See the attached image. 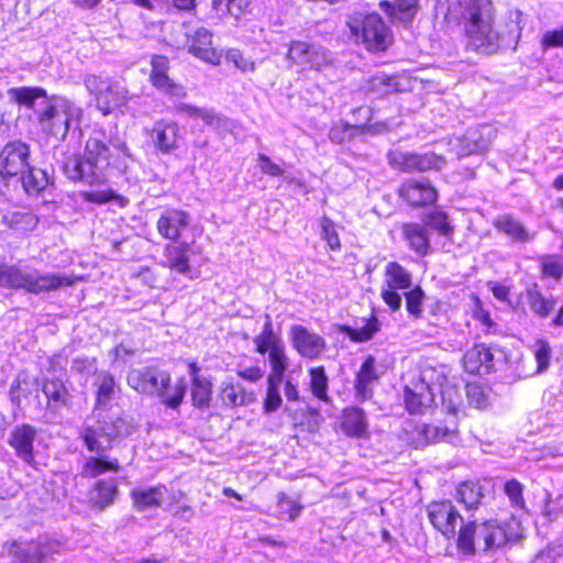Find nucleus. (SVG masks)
Instances as JSON below:
<instances>
[{
    "mask_svg": "<svg viewBox=\"0 0 563 563\" xmlns=\"http://www.w3.org/2000/svg\"><path fill=\"white\" fill-rule=\"evenodd\" d=\"M42 390L49 401H54L56 405H67L68 391L62 380L47 379L44 382Z\"/></svg>",
    "mask_w": 563,
    "mask_h": 563,
    "instance_id": "50",
    "label": "nucleus"
},
{
    "mask_svg": "<svg viewBox=\"0 0 563 563\" xmlns=\"http://www.w3.org/2000/svg\"><path fill=\"white\" fill-rule=\"evenodd\" d=\"M82 109L75 102L58 98L48 103L40 114L38 121L43 131L56 140H65L71 128L81 121Z\"/></svg>",
    "mask_w": 563,
    "mask_h": 563,
    "instance_id": "5",
    "label": "nucleus"
},
{
    "mask_svg": "<svg viewBox=\"0 0 563 563\" xmlns=\"http://www.w3.org/2000/svg\"><path fill=\"white\" fill-rule=\"evenodd\" d=\"M407 311L413 316L419 317L421 313V306L423 300V291L420 287H416L405 292Z\"/></svg>",
    "mask_w": 563,
    "mask_h": 563,
    "instance_id": "59",
    "label": "nucleus"
},
{
    "mask_svg": "<svg viewBox=\"0 0 563 563\" xmlns=\"http://www.w3.org/2000/svg\"><path fill=\"white\" fill-rule=\"evenodd\" d=\"M254 343L256 352L260 354H265L267 352L269 354L271 351L284 346L282 340L274 333L272 320L268 314L265 317L263 330L257 336H255Z\"/></svg>",
    "mask_w": 563,
    "mask_h": 563,
    "instance_id": "35",
    "label": "nucleus"
},
{
    "mask_svg": "<svg viewBox=\"0 0 563 563\" xmlns=\"http://www.w3.org/2000/svg\"><path fill=\"white\" fill-rule=\"evenodd\" d=\"M10 553L20 563H40L47 554L46 548L36 542L14 543Z\"/></svg>",
    "mask_w": 563,
    "mask_h": 563,
    "instance_id": "34",
    "label": "nucleus"
},
{
    "mask_svg": "<svg viewBox=\"0 0 563 563\" xmlns=\"http://www.w3.org/2000/svg\"><path fill=\"white\" fill-rule=\"evenodd\" d=\"M314 44H310L303 41H292L289 44L287 52V59L292 64L300 66L310 67V59L313 58L312 52H314Z\"/></svg>",
    "mask_w": 563,
    "mask_h": 563,
    "instance_id": "39",
    "label": "nucleus"
},
{
    "mask_svg": "<svg viewBox=\"0 0 563 563\" xmlns=\"http://www.w3.org/2000/svg\"><path fill=\"white\" fill-rule=\"evenodd\" d=\"M433 375L434 369L431 367L408 373L405 378L404 399L410 413H421L433 404Z\"/></svg>",
    "mask_w": 563,
    "mask_h": 563,
    "instance_id": "7",
    "label": "nucleus"
},
{
    "mask_svg": "<svg viewBox=\"0 0 563 563\" xmlns=\"http://www.w3.org/2000/svg\"><path fill=\"white\" fill-rule=\"evenodd\" d=\"M151 140L162 154H169L178 148L179 126L174 121L158 120L154 123Z\"/></svg>",
    "mask_w": 563,
    "mask_h": 563,
    "instance_id": "16",
    "label": "nucleus"
},
{
    "mask_svg": "<svg viewBox=\"0 0 563 563\" xmlns=\"http://www.w3.org/2000/svg\"><path fill=\"white\" fill-rule=\"evenodd\" d=\"M111 81L109 77H102L95 74H88L84 77V85L90 95L95 97V100L101 95L103 89L108 87Z\"/></svg>",
    "mask_w": 563,
    "mask_h": 563,
    "instance_id": "58",
    "label": "nucleus"
},
{
    "mask_svg": "<svg viewBox=\"0 0 563 563\" xmlns=\"http://www.w3.org/2000/svg\"><path fill=\"white\" fill-rule=\"evenodd\" d=\"M368 89L377 95L384 96L399 90L395 76L377 74L368 81Z\"/></svg>",
    "mask_w": 563,
    "mask_h": 563,
    "instance_id": "47",
    "label": "nucleus"
},
{
    "mask_svg": "<svg viewBox=\"0 0 563 563\" xmlns=\"http://www.w3.org/2000/svg\"><path fill=\"white\" fill-rule=\"evenodd\" d=\"M421 444L437 442H453L456 439V430L442 424H424L418 429Z\"/></svg>",
    "mask_w": 563,
    "mask_h": 563,
    "instance_id": "33",
    "label": "nucleus"
},
{
    "mask_svg": "<svg viewBox=\"0 0 563 563\" xmlns=\"http://www.w3.org/2000/svg\"><path fill=\"white\" fill-rule=\"evenodd\" d=\"M35 437L36 430L30 424L16 426L10 434L9 444L14 449L16 455L26 463H31L34 459Z\"/></svg>",
    "mask_w": 563,
    "mask_h": 563,
    "instance_id": "20",
    "label": "nucleus"
},
{
    "mask_svg": "<svg viewBox=\"0 0 563 563\" xmlns=\"http://www.w3.org/2000/svg\"><path fill=\"white\" fill-rule=\"evenodd\" d=\"M531 351L537 362V373H543L550 365L552 350L544 339H537L531 345Z\"/></svg>",
    "mask_w": 563,
    "mask_h": 563,
    "instance_id": "51",
    "label": "nucleus"
},
{
    "mask_svg": "<svg viewBox=\"0 0 563 563\" xmlns=\"http://www.w3.org/2000/svg\"><path fill=\"white\" fill-rule=\"evenodd\" d=\"M466 396L470 405L476 408H483L487 404V397L482 386L476 384H468L466 386Z\"/></svg>",
    "mask_w": 563,
    "mask_h": 563,
    "instance_id": "62",
    "label": "nucleus"
},
{
    "mask_svg": "<svg viewBox=\"0 0 563 563\" xmlns=\"http://www.w3.org/2000/svg\"><path fill=\"white\" fill-rule=\"evenodd\" d=\"M526 298L530 311L541 319L550 317L555 309V298L544 296L537 284L527 287Z\"/></svg>",
    "mask_w": 563,
    "mask_h": 563,
    "instance_id": "26",
    "label": "nucleus"
},
{
    "mask_svg": "<svg viewBox=\"0 0 563 563\" xmlns=\"http://www.w3.org/2000/svg\"><path fill=\"white\" fill-rule=\"evenodd\" d=\"M192 405L197 408H205L210 405L212 397V383L208 377H195L191 382Z\"/></svg>",
    "mask_w": 563,
    "mask_h": 563,
    "instance_id": "42",
    "label": "nucleus"
},
{
    "mask_svg": "<svg viewBox=\"0 0 563 563\" xmlns=\"http://www.w3.org/2000/svg\"><path fill=\"white\" fill-rule=\"evenodd\" d=\"M169 379V373L157 367L133 368L129 372L128 385L141 394L157 396L159 388Z\"/></svg>",
    "mask_w": 563,
    "mask_h": 563,
    "instance_id": "12",
    "label": "nucleus"
},
{
    "mask_svg": "<svg viewBox=\"0 0 563 563\" xmlns=\"http://www.w3.org/2000/svg\"><path fill=\"white\" fill-rule=\"evenodd\" d=\"M73 279L63 274H41L36 269L23 272L15 265L0 266V286L12 289H24L30 294H41L73 285Z\"/></svg>",
    "mask_w": 563,
    "mask_h": 563,
    "instance_id": "3",
    "label": "nucleus"
},
{
    "mask_svg": "<svg viewBox=\"0 0 563 563\" xmlns=\"http://www.w3.org/2000/svg\"><path fill=\"white\" fill-rule=\"evenodd\" d=\"M494 225L499 231L507 234L514 241L527 242L532 239L525 227L509 216H500L494 222Z\"/></svg>",
    "mask_w": 563,
    "mask_h": 563,
    "instance_id": "37",
    "label": "nucleus"
},
{
    "mask_svg": "<svg viewBox=\"0 0 563 563\" xmlns=\"http://www.w3.org/2000/svg\"><path fill=\"white\" fill-rule=\"evenodd\" d=\"M484 497L482 486L477 482H464L456 489V498L467 509L476 508Z\"/></svg>",
    "mask_w": 563,
    "mask_h": 563,
    "instance_id": "38",
    "label": "nucleus"
},
{
    "mask_svg": "<svg viewBox=\"0 0 563 563\" xmlns=\"http://www.w3.org/2000/svg\"><path fill=\"white\" fill-rule=\"evenodd\" d=\"M175 111L177 113H185L190 118H200L207 124H212L216 119V114L211 109L197 108V107L186 104V103L177 104L175 107Z\"/></svg>",
    "mask_w": 563,
    "mask_h": 563,
    "instance_id": "56",
    "label": "nucleus"
},
{
    "mask_svg": "<svg viewBox=\"0 0 563 563\" xmlns=\"http://www.w3.org/2000/svg\"><path fill=\"white\" fill-rule=\"evenodd\" d=\"M377 320L373 318L364 327L360 329H350L349 334L353 341L364 342L373 338L378 331Z\"/></svg>",
    "mask_w": 563,
    "mask_h": 563,
    "instance_id": "60",
    "label": "nucleus"
},
{
    "mask_svg": "<svg viewBox=\"0 0 563 563\" xmlns=\"http://www.w3.org/2000/svg\"><path fill=\"white\" fill-rule=\"evenodd\" d=\"M101 424L112 441L115 438L129 435L133 430V426L123 417H111L109 420L101 421Z\"/></svg>",
    "mask_w": 563,
    "mask_h": 563,
    "instance_id": "52",
    "label": "nucleus"
},
{
    "mask_svg": "<svg viewBox=\"0 0 563 563\" xmlns=\"http://www.w3.org/2000/svg\"><path fill=\"white\" fill-rule=\"evenodd\" d=\"M283 382L267 380L266 396L263 402V410L266 413L275 412L283 404L279 388Z\"/></svg>",
    "mask_w": 563,
    "mask_h": 563,
    "instance_id": "53",
    "label": "nucleus"
},
{
    "mask_svg": "<svg viewBox=\"0 0 563 563\" xmlns=\"http://www.w3.org/2000/svg\"><path fill=\"white\" fill-rule=\"evenodd\" d=\"M341 428L349 437L360 438L365 435L367 431L365 412L356 407L345 409L342 415Z\"/></svg>",
    "mask_w": 563,
    "mask_h": 563,
    "instance_id": "28",
    "label": "nucleus"
},
{
    "mask_svg": "<svg viewBox=\"0 0 563 563\" xmlns=\"http://www.w3.org/2000/svg\"><path fill=\"white\" fill-rule=\"evenodd\" d=\"M428 516L432 526L449 539L455 536L456 525L462 521V517L449 500L431 503Z\"/></svg>",
    "mask_w": 563,
    "mask_h": 563,
    "instance_id": "14",
    "label": "nucleus"
},
{
    "mask_svg": "<svg viewBox=\"0 0 563 563\" xmlns=\"http://www.w3.org/2000/svg\"><path fill=\"white\" fill-rule=\"evenodd\" d=\"M493 353L485 344H475L464 355V368L470 374H486L493 367Z\"/></svg>",
    "mask_w": 563,
    "mask_h": 563,
    "instance_id": "23",
    "label": "nucleus"
},
{
    "mask_svg": "<svg viewBox=\"0 0 563 563\" xmlns=\"http://www.w3.org/2000/svg\"><path fill=\"white\" fill-rule=\"evenodd\" d=\"M268 362L271 372L267 376V380L284 382V378L286 377L285 372L289 364L285 346L271 351L268 354Z\"/></svg>",
    "mask_w": 563,
    "mask_h": 563,
    "instance_id": "40",
    "label": "nucleus"
},
{
    "mask_svg": "<svg viewBox=\"0 0 563 563\" xmlns=\"http://www.w3.org/2000/svg\"><path fill=\"white\" fill-rule=\"evenodd\" d=\"M186 389L187 384L185 378H178L175 384H172V377L169 376L168 382L159 388L157 397L161 399L162 404L176 409L183 402Z\"/></svg>",
    "mask_w": 563,
    "mask_h": 563,
    "instance_id": "32",
    "label": "nucleus"
},
{
    "mask_svg": "<svg viewBox=\"0 0 563 563\" xmlns=\"http://www.w3.org/2000/svg\"><path fill=\"white\" fill-rule=\"evenodd\" d=\"M190 245L187 242L167 244L164 249L162 265L179 274L190 272L189 265Z\"/></svg>",
    "mask_w": 563,
    "mask_h": 563,
    "instance_id": "22",
    "label": "nucleus"
},
{
    "mask_svg": "<svg viewBox=\"0 0 563 563\" xmlns=\"http://www.w3.org/2000/svg\"><path fill=\"white\" fill-rule=\"evenodd\" d=\"M30 147L22 141L8 143L0 152L1 177H14L29 168Z\"/></svg>",
    "mask_w": 563,
    "mask_h": 563,
    "instance_id": "9",
    "label": "nucleus"
},
{
    "mask_svg": "<svg viewBox=\"0 0 563 563\" xmlns=\"http://www.w3.org/2000/svg\"><path fill=\"white\" fill-rule=\"evenodd\" d=\"M493 136L494 130L489 125L472 128L462 137L451 142V150L459 157L481 154L489 147Z\"/></svg>",
    "mask_w": 563,
    "mask_h": 563,
    "instance_id": "10",
    "label": "nucleus"
},
{
    "mask_svg": "<svg viewBox=\"0 0 563 563\" xmlns=\"http://www.w3.org/2000/svg\"><path fill=\"white\" fill-rule=\"evenodd\" d=\"M467 33L473 45L484 53L495 49L498 34L494 29V7L492 0H470L466 7Z\"/></svg>",
    "mask_w": 563,
    "mask_h": 563,
    "instance_id": "4",
    "label": "nucleus"
},
{
    "mask_svg": "<svg viewBox=\"0 0 563 563\" xmlns=\"http://www.w3.org/2000/svg\"><path fill=\"white\" fill-rule=\"evenodd\" d=\"M21 175V183L26 192H38L47 185V177L40 168L29 165V168Z\"/></svg>",
    "mask_w": 563,
    "mask_h": 563,
    "instance_id": "44",
    "label": "nucleus"
},
{
    "mask_svg": "<svg viewBox=\"0 0 563 563\" xmlns=\"http://www.w3.org/2000/svg\"><path fill=\"white\" fill-rule=\"evenodd\" d=\"M126 100L128 90L120 82L111 80L95 101L98 110L107 115L114 109L124 106Z\"/></svg>",
    "mask_w": 563,
    "mask_h": 563,
    "instance_id": "24",
    "label": "nucleus"
},
{
    "mask_svg": "<svg viewBox=\"0 0 563 563\" xmlns=\"http://www.w3.org/2000/svg\"><path fill=\"white\" fill-rule=\"evenodd\" d=\"M510 540L505 527L497 520L470 521L461 526L456 545L461 553L474 555L476 552H493Z\"/></svg>",
    "mask_w": 563,
    "mask_h": 563,
    "instance_id": "2",
    "label": "nucleus"
},
{
    "mask_svg": "<svg viewBox=\"0 0 563 563\" xmlns=\"http://www.w3.org/2000/svg\"><path fill=\"white\" fill-rule=\"evenodd\" d=\"M426 227L437 231L440 235L451 238L454 232V228L450 224L445 212L440 210H433L426 214L423 219Z\"/></svg>",
    "mask_w": 563,
    "mask_h": 563,
    "instance_id": "45",
    "label": "nucleus"
},
{
    "mask_svg": "<svg viewBox=\"0 0 563 563\" xmlns=\"http://www.w3.org/2000/svg\"><path fill=\"white\" fill-rule=\"evenodd\" d=\"M313 58L310 59V69L322 70L332 64V58L328 49L320 45H316L314 52H312Z\"/></svg>",
    "mask_w": 563,
    "mask_h": 563,
    "instance_id": "61",
    "label": "nucleus"
},
{
    "mask_svg": "<svg viewBox=\"0 0 563 563\" xmlns=\"http://www.w3.org/2000/svg\"><path fill=\"white\" fill-rule=\"evenodd\" d=\"M4 221L18 232L32 231L37 225V218L31 212H12L4 216Z\"/></svg>",
    "mask_w": 563,
    "mask_h": 563,
    "instance_id": "46",
    "label": "nucleus"
},
{
    "mask_svg": "<svg viewBox=\"0 0 563 563\" xmlns=\"http://www.w3.org/2000/svg\"><path fill=\"white\" fill-rule=\"evenodd\" d=\"M388 159L391 166L406 173L441 169L445 164L442 156L433 153L419 155L408 152H391Z\"/></svg>",
    "mask_w": 563,
    "mask_h": 563,
    "instance_id": "11",
    "label": "nucleus"
},
{
    "mask_svg": "<svg viewBox=\"0 0 563 563\" xmlns=\"http://www.w3.org/2000/svg\"><path fill=\"white\" fill-rule=\"evenodd\" d=\"M375 357L368 355L356 375L355 389L357 396L362 397V399H367L371 397V385L378 379V375L375 369Z\"/></svg>",
    "mask_w": 563,
    "mask_h": 563,
    "instance_id": "29",
    "label": "nucleus"
},
{
    "mask_svg": "<svg viewBox=\"0 0 563 563\" xmlns=\"http://www.w3.org/2000/svg\"><path fill=\"white\" fill-rule=\"evenodd\" d=\"M183 496H184V494L181 492L173 493L169 496L170 501L167 505V509L173 511L174 515L179 516L180 518L185 519L186 521H189L194 517V509L191 506H189L187 504L179 505Z\"/></svg>",
    "mask_w": 563,
    "mask_h": 563,
    "instance_id": "57",
    "label": "nucleus"
},
{
    "mask_svg": "<svg viewBox=\"0 0 563 563\" xmlns=\"http://www.w3.org/2000/svg\"><path fill=\"white\" fill-rule=\"evenodd\" d=\"M310 375V390L312 395L322 400L329 401L328 396V384L329 378L325 374V369L323 366H316L309 369Z\"/></svg>",
    "mask_w": 563,
    "mask_h": 563,
    "instance_id": "43",
    "label": "nucleus"
},
{
    "mask_svg": "<svg viewBox=\"0 0 563 563\" xmlns=\"http://www.w3.org/2000/svg\"><path fill=\"white\" fill-rule=\"evenodd\" d=\"M133 161L124 140L96 130L87 139L82 154L66 158L63 172L74 183L97 186L106 184L114 172L125 173Z\"/></svg>",
    "mask_w": 563,
    "mask_h": 563,
    "instance_id": "1",
    "label": "nucleus"
},
{
    "mask_svg": "<svg viewBox=\"0 0 563 563\" xmlns=\"http://www.w3.org/2000/svg\"><path fill=\"white\" fill-rule=\"evenodd\" d=\"M402 234L416 253L426 255L429 252L430 243L424 227L418 223H406L402 225Z\"/></svg>",
    "mask_w": 563,
    "mask_h": 563,
    "instance_id": "31",
    "label": "nucleus"
},
{
    "mask_svg": "<svg viewBox=\"0 0 563 563\" xmlns=\"http://www.w3.org/2000/svg\"><path fill=\"white\" fill-rule=\"evenodd\" d=\"M95 386L97 387V407L106 406L114 398L119 390L114 377L107 372L98 374Z\"/></svg>",
    "mask_w": 563,
    "mask_h": 563,
    "instance_id": "36",
    "label": "nucleus"
},
{
    "mask_svg": "<svg viewBox=\"0 0 563 563\" xmlns=\"http://www.w3.org/2000/svg\"><path fill=\"white\" fill-rule=\"evenodd\" d=\"M118 460H109L104 455L89 457L84 466V473L88 477H97L107 472H118Z\"/></svg>",
    "mask_w": 563,
    "mask_h": 563,
    "instance_id": "41",
    "label": "nucleus"
},
{
    "mask_svg": "<svg viewBox=\"0 0 563 563\" xmlns=\"http://www.w3.org/2000/svg\"><path fill=\"white\" fill-rule=\"evenodd\" d=\"M504 490L510 501V505L514 508L520 510H523L526 508V503L523 498V485L521 483L512 478L506 482Z\"/></svg>",
    "mask_w": 563,
    "mask_h": 563,
    "instance_id": "54",
    "label": "nucleus"
},
{
    "mask_svg": "<svg viewBox=\"0 0 563 563\" xmlns=\"http://www.w3.org/2000/svg\"><path fill=\"white\" fill-rule=\"evenodd\" d=\"M189 213L178 209L165 210L156 222V229L166 240L177 241L189 225Z\"/></svg>",
    "mask_w": 563,
    "mask_h": 563,
    "instance_id": "18",
    "label": "nucleus"
},
{
    "mask_svg": "<svg viewBox=\"0 0 563 563\" xmlns=\"http://www.w3.org/2000/svg\"><path fill=\"white\" fill-rule=\"evenodd\" d=\"M402 197L411 206H423L432 203L437 199V191L428 180H408L401 185L398 190Z\"/></svg>",
    "mask_w": 563,
    "mask_h": 563,
    "instance_id": "19",
    "label": "nucleus"
},
{
    "mask_svg": "<svg viewBox=\"0 0 563 563\" xmlns=\"http://www.w3.org/2000/svg\"><path fill=\"white\" fill-rule=\"evenodd\" d=\"M289 338L292 347L305 358H318L325 350V340L300 324L291 325Z\"/></svg>",
    "mask_w": 563,
    "mask_h": 563,
    "instance_id": "13",
    "label": "nucleus"
},
{
    "mask_svg": "<svg viewBox=\"0 0 563 563\" xmlns=\"http://www.w3.org/2000/svg\"><path fill=\"white\" fill-rule=\"evenodd\" d=\"M167 495L168 489L164 485L136 486L130 493L132 506L136 511L161 508Z\"/></svg>",
    "mask_w": 563,
    "mask_h": 563,
    "instance_id": "17",
    "label": "nucleus"
},
{
    "mask_svg": "<svg viewBox=\"0 0 563 563\" xmlns=\"http://www.w3.org/2000/svg\"><path fill=\"white\" fill-rule=\"evenodd\" d=\"M379 8L390 18L393 23H410L418 11V0H382Z\"/></svg>",
    "mask_w": 563,
    "mask_h": 563,
    "instance_id": "25",
    "label": "nucleus"
},
{
    "mask_svg": "<svg viewBox=\"0 0 563 563\" xmlns=\"http://www.w3.org/2000/svg\"><path fill=\"white\" fill-rule=\"evenodd\" d=\"M151 82L154 87H156L159 91L177 98H183L186 96V90L183 86L174 82L167 74H156L151 75Z\"/></svg>",
    "mask_w": 563,
    "mask_h": 563,
    "instance_id": "49",
    "label": "nucleus"
},
{
    "mask_svg": "<svg viewBox=\"0 0 563 563\" xmlns=\"http://www.w3.org/2000/svg\"><path fill=\"white\" fill-rule=\"evenodd\" d=\"M346 24L352 35L362 40L368 51H385L391 43V33L377 13H354L347 18Z\"/></svg>",
    "mask_w": 563,
    "mask_h": 563,
    "instance_id": "6",
    "label": "nucleus"
},
{
    "mask_svg": "<svg viewBox=\"0 0 563 563\" xmlns=\"http://www.w3.org/2000/svg\"><path fill=\"white\" fill-rule=\"evenodd\" d=\"M188 51L196 57L210 64H219L221 55L213 46L212 33L206 27H197L187 32Z\"/></svg>",
    "mask_w": 563,
    "mask_h": 563,
    "instance_id": "15",
    "label": "nucleus"
},
{
    "mask_svg": "<svg viewBox=\"0 0 563 563\" xmlns=\"http://www.w3.org/2000/svg\"><path fill=\"white\" fill-rule=\"evenodd\" d=\"M8 93L10 98L15 100L19 104H23L29 108L33 107L34 101L37 98L46 96V91L44 89L30 87L11 88Z\"/></svg>",
    "mask_w": 563,
    "mask_h": 563,
    "instance_id": "48",
    "label": "nucleus"
},
{
    "mask_svg": "<svg viewBox=\"0 0 563 563\" xmlns=\"http://www.w3.org/2000/svg\"><path fill=\"white\" fill-rule=\"evenodd\" d=\"M119 494L115 481L100 479L95 484L89 499L93 507L103 510L111 506Z\"/></svg>",
    "mask_w": 563,
    "mask_h": 563,
    "instance_id": "27",
    "label": "nucleus"
},
{
    "mask_svg": "<svg viewBox=\"0 0 563 563\" xmlns=\"http://www.w3.org/2000/svg\"><path fill=\"white\" fill-rule=\"evenodd\" d=\"M411 287V274L397 262H389L385 266L384 284L380 296L384 302L393 310H398L402 298L399 290H407Z\"/></svg>",
    "mask_w": 563,
    "mask_h": 563,
    "instance_id": "8",
    "label": "nucleus"
},
{
    "mask_svg": "<svg viewBox=\"0 0 563 563\" xmlns=\"http://www.w3.org/2000/svg\"><path fill=\"white\" fill-rule=\"evenodd\" d=\"M257 162L261 170L268 176L277 177L284 174V169L265 154H258Z\"/></svg>",
    "mask_w": 563,
    "mask_h": 563,
    "instance_id": "64",
    "label": "nucleus"
},
{
    "mask_svg": "<svg viewBox=\"0 0 563 563\" xmlns=\"http://www.w3.org/2000/svg\"><path fill=\"white\" fill-rule=\"evenodd\" d=\"M321 238L327 242L332 251H338L341 247L339 234L335 229L334 222L328 217H322L320 220Z\"/></svg>",
    "mask_w": 563,
    "mask_h": 563,
    "instance_id": "55",
    "label": "nucleus"
},
{
    "mask_svg": "<svg viewBox=\"0 0 563 563\" xmlns=\"http://www.w3.org/2000/svg\"><path fill=\"white\" fill-rule=\"evenodd\" d=\"M82 198L88 202H95V203H106L108 201H111L118 196L115 192L111 189L107 190H95V191H85L82 192Z\"/></svg>",
    "mask_w": 563,
    "mask_h": 563,
    "instance_id": "63",
    "label": "nucleus"
},
{
    "mask_svg": "<svg viewBox=\"0 0 563 563\" xmlns=\"http://www.w3.org/2000/svg\"><path fill=\"white\" fill-rule=\"evenodd\" d=\"M79 435L90 452L102 454L112 448V440L101 424V421L92 424L86 422L81 427Z\"/></svg>",
    "mask_w": 563,
    "mask_h": 563,
    "instance_id": "21",
    "label": "nucleus"
},
{
    "mask_svg": "<svg viewBox=\"0 0 563 563\" xmlns=\"http://www.w3.org/2000/svg\"><path fill=\"white\" fill-rule=\"evenodd\" d=\"M221 398L230 407L246 406L255 401L254 393L246 391L240 384L225 380L221 387Z\"/></svg>",
    "mask_w": 563,
    "mask_h": 563,
    "instance_id": "30",
    "label": "nucleus"
}]
</instances>
